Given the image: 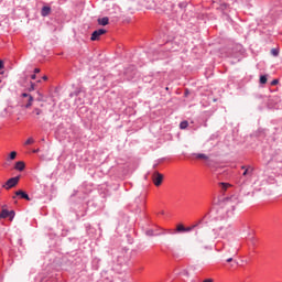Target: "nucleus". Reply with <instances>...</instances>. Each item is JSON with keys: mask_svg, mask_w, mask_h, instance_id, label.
<instances>
[{"mask_svg": "<svg viewBox=\"0 0 282 282\" xmlns=\"http://www.w3.org/2000/svg\"><path fill=\"white\" fill-rule=\"evenodd\" d=\"M239 204H241V200L239 199V195L237 194L226 197L223 200H219V206H221L223 208H227L229 213L235 212Z\"/></svg>", "mask_w": 282, "mask_h": 282, "instance_id": "nucleus-1", "label": "nucleus"}, {"mask_svg": "<svg viewBox=\"0 0 282 282\" xmlns=\"http://www.w3.org/2000/svg\"><path fill=\"white\" fill-rule=\"evenodd\" d=\"M34 104V97H32V95L30 94H22V107H24V109H30V107H32V105Z\"/></svg>", "mask_w": 282, "mask_h": 282, "instance_id": "nucleus-2", "label": "nucleus"}, {"mask_svg": "<svg viewBox=\"0 0 282 282\" xmlns=\"http://www.w3.org/2000/svg\"><path fill=\"white\" fill-rule=\"evenodd\" d=\"M204 239L215 240L219 237V231L217 229H206L203 234Z\"/></svg>", "mask_w": 282, "mask_h": 282, "instance_id": "nucleus-3", "label": "nucleus"}, {"mask_svg": "<svg viewBox=\"0 0 282 282\" xmlns=\"http://www.w3.org/2000/svg\"><path fill=\"white\" fill-rule=\"evenodd\" d=\"M19 180H21L19 176L9 178L4 185H2V188H6V191H10V188H14L17 184H19Z\"/></svg>", "mask_w": 282, "mask_h": 282, "instance_id": "nucleus-4", "label": "nucleus"}, {"mask_svg": "<svg viewBox=\"0 0 282 282\" xmlns=\"http://www.w3.org/2000/svg\"><path fill=\"white\" fill-rule=\"evenodd\" d=\"M152 182L154 186H162V182H164V175L160 172H154L152 174Z\"/></svg>", "mask_w": 282, "mask_h": 282, "instance_id": "nucleus-5", "label": "nucleus"}, {"mask_svg": "<svg viewBox=\"0 0 282 282\" xmlns=\"http://www.w3.org/2000/svg\"><path fill=\"white\" fill-rule=\"evenodd\" d=\"M102 34H107V30L105 29H99L93 32L90 41H100V36H102Z\"/></svg>", "mask_w": 282, "mask_h": 282, "instance_id": "nucleus-6", "label": "nucleus"}, {"mask_svg": "<svg viewBox=\"0 0 282 282\" xmlns=\"http://www.w3.org/2000/svg\"><path fill=\"white\" fill-rule=\"evenodd\" d=\"M8 217H10V221H12V219H14V210L2 209L0 219H8Z\"/></svg>", "mask_w": 282, "mask_h": 282, "instance_id": "nucleus-7", "label": "nucleus"}, {"mask_svg": "<svg viewBox=\"0 0 282 282\" xmlns=\"http://www.w3.org/2000/svg\"><path fill=\"white\" fill-rule=\"evenodd\" d=\"M17 197H21V199H26V202H30V196L28 195V193L19 189L15 192Z\"/></svg>", "mask_w": 282, "mask_h": 282, "instance_id": "nucleus-8", "label": "nucleus"}, {"mask_svg": "<svg viewBox=\"0 0 282 282\" xmlns=\"http://www.w3.org/2000/svg\"><path fill=\"white\" fill-rule=\"evenodd\" d=\"M196 248L197 250H208V246L203 240H197Z\"/></svg>", "mask_w": 282, "mask_h": 282, "instance_id": "nucleus-9", "label": "nucleus"}, {"mask_svg": "<svg viewBox=\"0 0 282 282\" xmlns=\"http://www.w3.org/2000/svg\"><path fill=\"white\" fill-rule=\"evenodd\" d=\"M252 173H254V169L252 166H248L242 173L243 177L249 176L252 177Z\"/></svg>", "mask_w": 282, "mask_h": 282, "instance_id": "nucleus-10", "label": "nucleus"}, {"mask_svg": "<svg viewBox=\"0 0 282 282\" xmlns=\"http://www.w3.org/2000/svg\"><path fill=\"white\" fill-rule=\"evenodd\" d=\"M219 187L221 188L223 193H226L228 188H232V185L229 183H219Z\"/></svg>", "mask_w": 282, "mask_h": 282, "instance_id": "nucleus-11", "label": "nucleus"}, {"mask_svg": "<svg viewBox=\"0 0 282 282\" xmlns=\"http://www.w3.org/2000/svg\"><path fill=\"white\" fill-rule=\"evenodd\" d=\"M15 170L17 171H24L25 170V162L19 161L15 163Z\"/></svg>", "mask_w": 282, "mask_h": 282, "instance_id": "nucleus-12", "label": "nucleus"}, {"mask_svg": "<svg viewBox=\"0 0 282 282\" xmlns=\"http://www.w3.org/2000/svg\"><path fill=\"white\" fill-rule=\"evenodd\" d=\"M51 12H52V8L43 7L42 11H41V14H42V17H47Z\"/></svg>", "mask_w": 282, "mask_h": 282, "instance_id": "nucleus-13", "label": "nucleus"}, {"mask_svg": "<svg viewBox=\"0 0 282 282\" xmlns=\"http://www.w3.org/2000/svg\"><path fill=\"white\" fill-rule=\"evenodd\" d=\"M98 23L99 25H109V18L108 17H104L98 19Z\"/></svg>", "mask_w": 282, "mask_h": 282, "instance_id": "nucleus-14", "label": "nucleus"}, {"mask_svg": "<svg viewBox=\"0 0 282 282\" xmlns=\"http://www.w3.org/2000/svg\"><path fill=\"white\" fill-rule=\"evenodd\" d=\"M196 160H208V155L204 154V153H196L194 154Z\"/></svg>", "mask_w": 282, "mask_h": 282, "instance_id": "nucleus-15", "label": "nucleus"}, {"mask_svg": "<svg viewBox=\"0 0 282 282\" xmlns=\"http://www.w3.org/2000/svg\"><path fill=\"white\" fill-rule=\"evenodd\" d=\"M186 227H184V225H177L176 226V232H185Z\"/></svg>", "mask_w": 282, "mask_h": 282, "instance_id": "nucleus-16", "label": "nucleus"}, {"mask_svg": "<svg viewBox=\"0 0 282 282\" xmlns=\"http://www.w3.org/2000/svg\"><path fill=\"white\" fill-rule=\"evenodd\" d=\"M260 83L261 85H265V83H268V77L265 75L260 76Z\"/></svg>", "mask_w": 282, "mask_h": 282, "instance_id": "nucleus-17", "label": "nucleus"}, {"mask_svg": "<svg viewBox=\"0 0 282 282\" xmlns=\"http://www.w3.org/2000/svg\"><path fill=\"white\" fill-rule=\"evenodd\" d=\"M188 128V121H183L180 123V129H187Z\"/></svg>", "mask_w": 282, "mask_h": 282, "instance_id": "nucleus-18", "label": "nucleus"}, {"mask_svg": "<svg viewBox=\"0 0 282 282\" xmlns=\"http://www.w3.org/2000/svg\"><path fill=\"white\" fill-rule=\"evenodd\" d=\"M32 113H35V116H41V113H43V110H41L40 108H34Z\"/></svg>", "mask_w": 282, "mask_h": 282, "instance_id": "nucleus-19", "label": "nucleus"}, {"mask_svg": "<svg viewBox=\"0 0 282 282\" xmlns=\"http://www.w3.org/2000/svg\"><path fill=\"white\" fill-rule=\"evenodd\" d=\"M25 147L30 145V144H34V138H29L25 142H24Z\"/></svg>", "mask_w": 282, "mask_h": 282, "instance_id": "nucleus-20", "label": "nucleus"}, {"mask_svg": "<svg viewBox=\"0 0 282 282\" xmlns=\"http://www.w3.org/2000/svg\"><path fill=\"white\" fill-rule=\"evenodd\" d=\"M9 159H10V160H17V151H12V152L9 154Z\"/></svg>", "mask_w": 282, "mask_h": 282, "instance_id": "nucleus-21", "label": "nucleus"}, {"mask_svg": "<svg viewBox=\"0 0 282 282\" xmlns=\"http://www.w3.org/2000/svg\"><path fill=\"white\" fill-rule=\"evenodd\" d=\"M271 54L272 56H279V48H272Z\"/></svg>", "mask_w": 282, "mask_h": 282, "instance_id": "nucleus-22", "label": "nucleus"}, {"mask_svg": "<svg viewBox=\"0 0 282 282\" xmlns=\"http://www.w3.org/2000/svg\"><path fill=\"white\" fill-rule=\"evenodd\" d=\"M193 228H195V225L192 227H185V232H191L193 230Z\"/></svg>", "mask_w": 282, "mask_h": 282, "instance_id": "nucleus-23", "label": "nucleus"}, {"mask_svg": "<svg viewBox=\"0 0 282 282\" xmlns=\"http://www.w3.org/2000/svg\"><path fill=\"white\" fill-rule=\"evenodd\" d=\"M271 85L274 87L275 85H279V79H273L272 82H271Z\"/></svg>", "mask_w": 282, "mask_h": 282, "instance_id": "nucleus-24", "label": "nucleus"}, {"mask_svg": "<svg viewBox=\"0 0 282 282\" xmlns=\"http://www.w3.org/2000/svg\"><path fill=\"white\" fill-rule=\"evenodd\" d=\"M34 83L31 82V87L29 88V91H34Z\"/></svg>", "mask_w": 282, "mask_h": 282, "instance_id": "nucleus-25", "label": "nucleus"}, {"mask_svg": "<svg viewBox=\"0 0 282 282\" xmlns=\"http://www.w3.org/2000/svg\"><path fill=\"white\" fill-rule=\"evenodd\" d=\"M203 282H215L213 278L205 279Z\"/></svg>", "mask_w": 282, "mask_h": 282, "instance_id": "nucleus-26", "label": "nucleus"}, {"mask_svg": "<svg viewBox=\"0 0 282 282\" xmlns=\"http://www.w3.org/2000/svg\"><path fill=\"white\" fill-rule=\"evenodd\" d=\"M34 74H41V68H35Z\"/></svg>", "mask_w": 282, "mask_h": 282, "instance_id": "nucleus-27", "label": "nucleus"}, {"mask_svg": "<svg viewBox=\"0 0 282 282\" xmlns=\"http://www.w3.org/2000/svg\"><path fill=\"white\" fill-rule=\"evenodd\" d=\"M4 65H3V61L0 59V69H3Z\"/></svg>", "mask_w": 282, "mask_h": 282, "instance_id": "nucleus-28", "label": "nucleus"}, {"mask_svg": "<svg viewBox=\"0 0 282 282\" xmlns=\"http://www.w3.org/2000/svg\"><path fill=\"white\" fill-rule=\"evenodd\" d=\"M32 80H36V74L31 76Z\"/></svg>", "mask_w": 282, "mask_h": 282, "instance_id": "nucleus-29", "label": "nucleus"}, {"mask_svg": "<svg viewBox=\"0 0 282 282\" xmlns=\"http://www.w3.org/2000/svg\"><path fill=\"white\" fill-rule=\"evenodd\" d=\"M231 261H232V258L227 259V263H231Z\"/></svg>", "mask_w": 282, "mask_h": 282, "instance_id": "nucleus-30", "label": "nucleus"}, {"mask_svg": "<svg viewBox=\"0 0 282 282\" xmlns=\"http://www.w3.org/2000/svg\"><path fill=\"white\" fill-rule=\"evenodd\" d=\"M242 171H246V169H248L246 165L241 166Z\"/></svg>", "mask_w": 282, "mask_h": 282, "instance_id": "nucleus-31", "label": "nucleus"}, {"mask_svg": "<svg viewBox=\"0 0 282 282\" xmlns=\"http://www.w3.org/2000/svg\"><path fill=\"white\" fill-rule=\"evenodd\" d=\"M39 151H40L39 149H36V150H33V153H39Z\"/></svg>", "mask_w": 282, "mask_h": 282, "instance_id": "nucleus-32", "label": "nucleus"}, {"mask_svg": "<svg viewBox=\"0 0 282 282\" xmlns=\"http://www.w3.org/2000/svg\"><path fill=\"white\" fill-rule=\"evenodd\" d=\"M42 79L47 80V76H43Z\"/></svg>", "mask_w": 282, "mask_h": 282, "instance_id": "nucleus-33", "label": "nucleus"}, {"mask_svg": "<svg viewBox=\"0 0 282 282\" xmlns=\"http://www.w3.org/2000/svg\"><path fill=\"white\" fill-rule=\"evenodd\" d=\"M219 230H224V227H220Z\"/></svg>", "mask_w": 282, "mask_h": 282, "instance_id": "nucleus-34", "label": "nucleus"}, {"mask_svg": "<svg viewBox=\"0 0 282 282\" xmlns=\"http://www.w3.org/2000/svg\"><path fill=\"white\" fill-rule=\"evenodd\" d=\"M185 275L188 276V272H185Z\"/></svg>", "mask_w": 282, "mask_h": 282, "instance_id": "nucleus-35", "label": "nucleus"}]
</instances>
